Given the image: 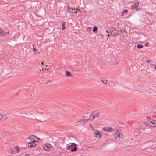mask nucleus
I'll return each mask as SVG.
<instances>
[{
  "mask_svg": "<svg viewBox=\"0 0 156 156\" xmlns=\"http://www.w3.org/2000/svg\"><path fill=\"white\" fill-rule=\"evenodd\" d=\"M79 10V8L76 9V10Z\"/></svg>",
  "mask_w": 156,
  "mask_h": 156,
  "instance_id": "obj_44",
  "label": "nucleus"
},
{
  "mask_svg": "<svg viewBox=\"0 0 156 156\" xmlns=\"http://www.w3.org/2000/svg\"><path fill=\"white\" fill-rule=\"evenodd\" d=\"M120 137H115V139L116 140H118V139H120Z\"/></svg>",
  "mask_w": 156,
  "mask_h": 156,
  "instance_id": "obj_33",
  "label": "nucleus"
},
{
  "mask_svg": "<svg viewBox=\"0 0 156 156\" xmlns=\"http://www.w3.org/2000/svg\"><path fill=\"white\" fill-rule=\"evenodd\" d=\"M77 13V11H76L75 12V13Z\"/></svg>",
  "mask_w": 156,
  "mask_h": 156,
  "instance_id": "obj_43",
  "label": "nucleus"
},
{
  "mask_svg": "<svg viewBox=\"0 0 156 156\" xmlns=\"http://www.w3.org/2000/svg\"><path fill=\"white\" fill-rule=\"evenodd\" d=\"M41 64H42V65H44V62H42V63H41Z\"/></svg>",
  "mask_w": 156,
  "mask_h": 156,
  "instance_id": "obj_42",
  "label": "nucleus"
},
{
  "mask_svg": "<svg viewBox=\"0 0 156 156\" xmlns=\"http://www.w3.org/2000/svg\"><path fill=\"white\" fill-rule=\"evenodd\" d=\"M8 119V117L5 115H3L0 114V120L7 119Z\"/></svg>",
  "mask_w": 156,
  "mask_h": 156,
  "instance_id": "obj_7",
  "label": "nucleus"
},
{
  "mask_svg": "<svg viewBox=\"0 0 156 156\" xmlns=\"http://www.w3.org/2000/svg\"><path fill=\"white\" fill-rule=\"evenodd\" d=\"M118 34L117 33H113L112 34V35H113L114 36H115L116 35H118Z\"/></svg>",
  "mask_w": 156,
  "mask_h": 156,
  "instance_id": "obj_28",
  "label": "nucleus"
},
{
  "mask_svg": "<svg viewBox=\"0 0 156 156\" xmlns=\"http://www.w3.org/2000/svg\"><path fill=\"white\" fill-rule=\"evenodd\" d=\"M45 69L48 70V69Z\"/></svg>",
  "mask_w": 156,
  "mask_h": 156,
  "instance_id": "obj_48",
  "label": "nucleus"
},
{
  "mask_svg": "<svg viewBox=\"0 0 156 156\" xmlns=\"http://www.w3.org/2000/svg\"><path fill=\"white\" fill-rule=\"evenodd\" d=\"M121 137V139H122V138H123V137Z\"/></svg>",
  "mask_w": 156,
  "mask_h": 156,
  "instance_id": "obj_49",
  "label": "nucleus"
},
{
  "mask_svg": "<svg viewBox=\"0 0 156 156\" xmlns=\"http://www.w3.org/2000/svg\"><path fill=\"white\" fill-rule=\"evenodd\" d=\"M98 29V28L96 26L94 27L93 30V32L94 33H96Z\"/></svg>",
  "mask_w": 156,
  "mask_h": 156,
  "instance_id": "obj_13",
  "label": "nucleus"
},
{
  "mask_svg": "<svg viewBox=\"0 0 156 156\" xmlns=\"http://www.w3.org/2000/svg\"><path fill=\"white\" fill-rule=\"evenodd\" d=\"M3 142L5 143V144H8L9 143V140H7L6 141H5V140H3Z\"/></svg>",
  "mask_w": 156,
  "mask_h": 156,
  "instance_id": "obj_27",
  "label": "nucleus"
},
{
  "mask_svg": "<svg viewBox=\"0 0 156 156\" xmlns=\"http://www.w3.org/2000/svg\"><path fill=\"white\" fill-rule=\"evenodd\" d=\"M14 151H13V150H11V152L12 153H14L13 152H14Z\"/></svg>",
  "mask_w": 156,
  "mask_h": 156,
  "instance_id": "obj_40",
  "label": "nucleus"
},
{
  "mask_svg": "<svg viewBox=\"0 0 156 156\" xmlns=\"http://www.w3.org/2000/svg\"><path fill=\"white\" fill-rule=\"evenodd\" d=\"M33 50L34 51V52L35 51H37V50L35 48H33Z\"/></svg>",
  "mask_w": 156,
  "mask_h": 156,
  "instance_id": "obj_37",
  "label": "nucleus"
},
{
  "mask_svg": "<svg viewBox=\"0 0 156 156\" xmlns=\"http://www.w3.org/2000/svg\"><path fill=\"white\" fill-rule=\"evenodd\" d=\"M139 2H136L133 5L131 8L132 9H136L137 8L138 6L139 5Z\"/></svg>",
  "mask_w": 156,
  "mask_h": 156,
  "instance_id": "obj_9",
  "label": "nucleus"
},
{
  "mask_svg": "<svg viewBox=\"0 0 156 156\" xmlns=\"http://www.w3.org/2000/svg\"><path fill=\"white\" fill-rule=\"evenodd\" d=\"M107 36H108V37H109V36H110V35H109V34H108V35H107Z\"/></svg>",
  "mask_w": 156,
  "mask_h": 156,
  "instance_id": "obj_46",
  "label": "nucleus"
},
{
  "mask_svg": "<svg viewBox=\"0 0 156 156\" xmlns=\"http://www.w3.org/2000/svg\"><path fill=\"white\" fill-rule=\"evenodd\" d=\"M150 68H148L147 69V71L148 72V73H150Z\"/></svg>",
  "mask_w": 156,
  "mask_h": 156,
  "instance_id": "obj_29",
  "label": "nucleus"
},
{
  "mask_svg": "<svg viewBox=\"0 0 156 156\" xmlns=\"http://www.w3.org/2000/svg\"><path fill=\"white\" fill-rule=\"evenodd\" d=\"M42 70L44 71V69L43 68H42Z\"/></svg>",
  "mask_w": 156,
  "mask_h": 156,
  "instance_id": "obj_45",
  "label": "nucleus"
},
{
  "mask_svg": "<svg viewBox=\"0 0 156 156\" xmlns=\"http://www.w3.org/2000/svg\"><path fill=\"white\" fill-rule=\"evenodd\" d=\"M109 141H111V142L112 143H113L114 142H116V141H115V140H108V143H110V142H109Z\"/></svg>",
  "mask_w": 156,
  "mask_h": 156,
  "instance_id": "obj_19",
  "label": "nucleus"
},
{
  "mask_svg": "<svg viewBox=\"0 0 156 156\" xmlns=\"http://www.w3.org/2000/svg\"><path fill=\"white\" fill-rule=\"evenodd\" d=\"M36 142V140H34L32 141V142H29L28 146L31 148L34 147L36 146V144L35 143Z\"/></svg>",
  "mask_w": 156,
  "mask_h": 156,
  "instance_id": "obj_6",
  "label": "nucleus"
},
{
  "mask_svg": "<svg viewBox=\"0 0 156 156\" xmlns=\"http://www.w3.org/2000/svg\"><path fill=\"white\" fill-rule=\"evenodd\" d=\"M94 133L96 136H101V133L99 130H95L94 131Z\"/></svg>",
  "mask_w": 156,
  "mask_h": 156,
  "instance_id": "obj_10",
  "label": "nucleus"
},
{
  "mask_svg": "<svg viewBox=\"0 0 156 156\" xmlns=\"http://www.w3.org/2000/svg\"><path fill=\"white\" fill-rule=\"evenodd\" d=\"M30 136H34V137H35V136H35V135H31Z\"/></svg>",
  "mask_w": 156,
  "mask_h": 156,
  "instance_id": "obj_39",
  "label": "nucleus"
},
{
  "mask_svg": "<svg viewBox=\"0 0 156 156\" xmlns=\"http://www.w3.org/2000/svg\"><path fill=\"white\" fill-rule=\"evenodd\" d=\"M144 122L146 125L152 127H156V121L150 117H147L144 119Z\"/></svg>",
  "mask_w": 156,
  "mask_h": 156,
  "instance_id": "obj_2",
  "label": "nucleus"
},
{
  "mask_svg": "<svg viewBox=\"0 0 156 156\" xmlns=\"http://www.w3.org/2000/svg\"><path fill=\"white\" fill-rule=\"evenodd\" d=\"M148 43H146V44H145V45L146 46H147L148 45Z\"/></svg>",
  "mask_w": 156,
  "mask_h": 156,
  "instance_id": "obj_41",
  "label": "nucleus"
},
{
  "mask_svg": "<svg viewBox=\"0 0 156 156\" xmlns=\"http://www.w3.org/2000/svg\"><path fill=\"white\" fill-rule=\"evenodd\" d=\"M15 149H16L17 150V152H19V151L20 150V148L18 146H17L16 147H15Z\"/></svg>",
  "mask_w": 156,
  "mask_h": 156,
  "instance_id": "obj_17",
  "label": "nucleus"
},
{
  "mask_svg": "<svg viewBox=\"0 0 156 156\" xmlns=\"http://www.w3.org/2000/svg\"><path fill=\"white\" fill-rule=\"evenodd\" d=\"M73 9L70 8L69 6H68V12H71L73 11Z\"/></svg>",
  "mask_w": 156,
  "mask_h": 156,
  "instance_id": "obj_18",
  "label": "nucleus"
},
{
  "mask_svg": "<svg viewBox=\"0 0 156 156\" xmlns=\"http://www.w3.org/2000/svg\"><path fill=\"white\" fill-rule=\"evenodd\" d=\"M143 46L142 44H138L137 47L138 48L141 49L143 48Z\"/></svg>",
  "mask_w": 156,
  "mask_h": 156,
  "instance_id": "obj_16",
  "label": "nucleus"
},
{
  "mask_svg": "<svg viewBox=\"0 0 156 156\" xmlns=\"http://www.w3.org/2000/svg\"><path fill=\"white\" fill-rule=\"evenodd\" d=\"M35 139L36 138L38 140H39L40 139L38 137H34Z\"/></svg>",
  "mask_w": 156,
  "mask_h": 156,
  "instance_id": "obj_34",
  "label": "nucleus"
},
{
  "mask_svg": "<svg viewBox=\"0 0 156 156\" xmlns=\"http://www.w3.org/2000/svg\"><path fill=\"white\" fill-rule=\"evenodd\" d=\"M109 29L110 30L111 34H112V32H113L114 31H115L116 30L113 27L110 28H109Z\"/></svg>",
  "mask_w": 156,
  "mask_h": 156,
  "instance_id": "obj_14",
  "label": "nucleus"
},
{
  "mask_svg": "<svg viewBox=\"0 0 156 156\" xmlns=\"http://www.w3.org/2000/svg\"><path fill=\"white\" fill-rule=\"evenodd\" d=\"M151 62V60H147L146 61V62L147 63H150Z\"/></svg>",
  "mask_w": 156,
  "mask_h": 156,
  "instance_id": "obj_30",
  "label": "nucleus"
},
{
  "mask_svg": "<svg viewBox=\"0 0 156 156\" xmlns=\"http://www.w3.org/2000/svg\"><path fill=\"white\" fill-rule=\"evenodd\" d=\"M29 137V139H30V140L31 141L30 142H32V141L33 140H35V138L34 137V138L33 137Z\"/></svg>",
  "mask_w": 156,
  "mask_h": 156,
  "instance_id": "obj_22",
  "label": "nucleus"
},
{
  "mask_svg": "<svg viewBox=\"0 0 156 156\" xmlns=\"http://www.w3.org/2000/svg\"><path fill=\"white\" fill-rule=\"evenodd\" d=\"M77 144L75 143H70L67 144L66 149L67 150H69L71 149L70 150L72 152H73L77 151Z\"/></svg>",
  "mask_w": 156,
  "mask_h": 156,
  "instance_id": "obj_3",
  "label": "nucleus"
},
{
  "mask_svg": "<svg viewBox=\"0 0 156 156\" xmlns=\"http://www.w3.org/2000/svg\"><path fill=\"white\" fill-rule=\"evenodd\" d=\"M154 112L156 113V107L154 108Z\"/></svg>",
  "mask_w": 156,
  "mask_h": 156,
  "instance_id": "obj_32",
  "label": "nucleus"
},
{
  "mask_svg": "<svg viewBox=\"0 0 156 156\" xmlns=\"http://www.w3.org/2000/svg\"><path fill=\"white\" fill-rule=\"evenodd\" d=\"M150 67L151 68H153L154 67V66H150V64H149V65L148 66V67Z\"/></svg>",
  "mask_w": 156,
  "mask_h": 156,
  "instance_id": "obj_31",
  "label": "nucleus"
},
{
  "mask_svg": "<svg viewBox=\"0 0 156 156\" xmlns=\"http://www.w3.org/2000/svg\"><path fill=\"white\" fill-rule=\"evenodd\" d=\"M100 115V112L98 111L94 112L90 115V119H91V120H93L99 117Z\"/></svg>",
  "mask_w": 156,
  "mask_h": 156,
  "instance_id": "obj_4",
  "label": "nucleus"
},
{
  "mask_svg": "<svg viewBox=\"0 0 156 156\" xmlns=\"http://www.w3.org/2000/svg\"><path fill=\"white\" fill-rule=\"evenodd\" d=\"M128 12V10L127 9H125L123 11V13L126 14V13H127Z\"/></svg>",
  "mask_w": 156,
  "mask_h": 156,
  "instance_id": "obj_25",
  "label": "nucleus"
},
{
  "mask_svg": "<svg viewBox=\"0 0 156 156\" xmlns=\"http://www.w3.org/2000/svg\"><path fill=\"white\" fill-rule=\"evenodd\" d=\"M79 12H80V13L81 12L80 11H79Z\"/></svg>",
  "mask_w": 156,
  "mask_h": 156,
  "instance_id": "obj_51",
  "label": "nucleus"
},
{
  "mask_svg": "<svg viewBox=\"0 0 156 156\" xmlns=\"http://www.w3.org/2000/svg\"><path fill=\"white\" fill-rule=\"evenodd\" d=\"M124 13H123V12H122V14H121V16H124Z\"/></svg>",
  "mask_w": 156,
  "mask_h": 156,
  "instance_id": "obj_38",
  "label": "nucleus"
},
{
  "mask_svg": "<svg viewBox=\"0 0 156 156\" xmlns=\"http://www.w3.org/2000/svg\"><path fill=\"white\" fill-rule=\"evenodd\" d=\"M44 148V149H45L46 150H48V146L47 145H45L43 147Z\"/></svg>",
  "mask_w": 156,
  "mask_h": 156,
  "instance_id": "obj_20",
  "label": "nucleus"
},
{
  "mask_svg": "<svg viewBox=\"0 0 156 156\" xmlns=\"http://www.w3.org/2000/svg\"><path fill=\"white\" fill-rule=\"evenodd\" d=\"M26 154V153L25 152H23L21 153L20 154V156H24L25 154Z\"/></svg>",
  "mask_w": 156,
  "mask_h": 156,
  "instance_id": "obj_23",
  "label": "nucleus"
},
{
  "mask_svg": "<svg viewBox=\"0 0 156 156\" xmlns=\"http://www.w3.org/2000/svg\"><path fill=\"white\" fill-rule=\"evenodd\" d=\"M24 156H30V155L29 154H27L26 153V154H25Z\"/></svg>",
  "mask_w": 156,
  "mask_h": 156,
  "instance_id": "obj_36",
  "label": "nucleus"
},
{
  "mask_svg": "<svg viewBox=\"0 0 156 156\" xmlns=\"http://www.w3.org/2000/svg\"><path fill=\"white\" fill-rule=\"evenodd\" d=\"M98 138H101V137H97Z\"/></svg>",
  "mask_w": 156,
  "mask_h": 156,
  "instance_id": "obj_47",
  "label": "nucleus"
},
{
  "mask_svg": "<svg viewBox=\"0 0 156 156\" xmlns=\"http://www.w3.org/2000/svg\"><path fill=\"white\" fill-rule=\"evenodd\" d=\"M101 81L104 84H107L108 83V80L104 79H101Z\"/></svg>",
  "mask_w": 156,
  "mask_h": 156,
  "instance_id": "obj_11",
  "label": "nucleus"
},
{
  "mask_svg": "<svg viewBox=\"0 0 156 156\" xmlns=\"http://www.w3.org/2000/svg\"><path fill=\"white\" fill-rule=\"evenodd\" d=\"M65 73L66 74V76L67 77L70 76L71 75V72L68 71H66L65 72Z\"/></svg>",
  "mask_w": 156,
  "mask_h": 156,
  "instance_id": "obj_12",
  "label": "nucleus"
},
{
  "mask_svg": "<svg viewBox=\"0 0 156 156\" xmlns=\"http://www.w3.org/2000/svg\"><path fill=\"white\" fill-rule=\"evenodd\" d=\"M66 24V22H63L62 23V30H64L65 28V26Z\"/></svg>",
  "mask_w": 156,
  "mask_h": 156,
  "instance_id": "obj_15",
  "label": "nucleus"
},
{
  "mask_svg": "<svg viewBox=\"0 0 156 156\" xmlns=\"http://www.w3.org/2000/svg\"><path fill=\"white\" fill-rule=\"evenodd\" d=\"M92 30V28L91 27H88L87 28V30L89 32H90Z\"/></svg>",
  "mask_w": 156,
  "mask_h": 156,
  "instance_id": "obj_21",
  "label": "nucleus"
},
{
  "mask_svg": "<svg viewBox=\"0 0 156 156\" xmlns=\"http://www.w3.org/2000/svg\"><path fill=\"white\" fill-rule=\"evenodd\" d=\"M91 120V119H90V116L88 118H84L81 119L79 121L77 122H76V126H78L80 124L82 123V122H87L88 120Z\"/></svg>",
  "mask_w": 156,
  "mask_h": 156,
  "instance_id": "obj_5",
  "label": "nucleus"
},
{
  "mask_svg": "<svg viewBox=\"0 0 156 156\" xmlns=\"http://www.w3.org/2000/svg\"><path fill=\"white\" fill-rule=\"evenodd\" d=\"M89 126H90V127H91V128H92V129H93V127L92 126L91 124H90V125H89Z\"/></svg>",
  "mask_w": 156,
  "mask_h": 156,
  "instance_id": "obj_35",
  "label": "nucleus"
},
{
  "mask_svg": "<svg viewBox=\"0 0 156 156\" xmlns=\"http://www.w3.org/2000/svg\"><path fill=\"white\" fill-rule=\"evenodd\" d=\"M154 66V69L156 70V65L154 64H150V66Z\"/></svg>",
  "mask_w": 156,
  "mask_h": 156,
  "instance_id": "obj_24",
  "label": "nucleus"
},
{
  "mask_svg": "<svg viewBox=\"0 0 156 156\" xmlns=\"http://www.w3.org/2000/svg\"><path fill=\"white\" fill-rule=\"evenodd\" d=\"M103 130L105 131H107L111 133L114 131V135L117 136H124L121 132V129L119 128H115L114 129L110 127H104L102 128Z\"/></svg>",
  "mask_w": 156,
  "mask_h": 156,
  "instance_id": "obj_1",
  "label": "nucleus"
},
{
  "mask_svg": "<svg viewBox=\"0 0 156 156\" xmlns=\"http://www.w3.org/2000/svg\"><path fill=\"white\" fill-rule=\"evenodd\" d=\"M106 32L108 34H109L110 33H111V31L110 30L109 28L108 30H106Z\"/></svg>",
  "mask_w": 156,
  "mask_h": 156,
  "instance_id": "obj_26",
  "label": "nucleus"
},
{
  "mask_svg": "<svg viewBox=\"0 0 156 156\" xmlns=\"http://www.w3.org/2000/svg\"><path fill=\"white\" fill-rule=\"evenodd\" d=\"M9 32H7L4 31L1 29H0V36H4L6 35L7 34H9Z\"/></svg>",
  "mask_w": 156,
  "mask_h": 156,
  "instance_id": "obj_8",
  "label": "nucleus"
},
{
  "mask_svg": "<svg viewBox=\"0 0 156 156\" xmlns=\"http://www.w3.org/2000/svg\"><path fill=\"white\" fill-rule=\"evenodd\" d=\"M46 67H47V65H46V66H45Z\"/></svg>",
  "mask_w": 156,
  "mask_h": 156,
  "instance_id": "obj_50",
  "label": "nucleus"
}]
</instances>
